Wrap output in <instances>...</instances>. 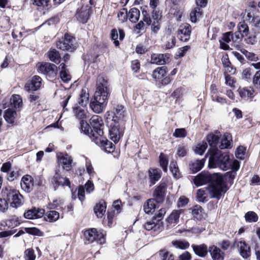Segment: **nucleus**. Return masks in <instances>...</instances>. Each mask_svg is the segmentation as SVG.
<instances>
[{
	"label": "nucleus",
	"instance_id": "603ef678",
	"mask_svg": "<svg viewBox=\"0 0 260 260\" xmlns=\"http://www.w3.org/2000/svg\"><path fill=\"white\" fill-rule=\"evenodd\" d=\"M197 200L199 202L205 203L208 200V194L204 188H200L197 192Z\"/></svg>",
	"mask_w": 260,
	"mask_h": 260
},
{
	"label": "nucleus",
	"instance_id": "864d4df0",
	"mask_svg": "<svg viewBox=\"0 0 260 260\" xmlns=\"http://www.w3.org/2000/svg\"><path fill=\"white\" fill-rule=\"evenodd\" d=\"M182 210H174L168 218V221L169 223H177L180 217Z\"/></svg>",
	"mask_w": 260,
	"mask_h": 260
},
{
	"label": "nucleus",
	"instance_id": "13d9d810",
	"mask_svg": "<svg viewBox=\"0 0 260 260\" xmlns=\"http://www.w3.org/2000/svg\"><path fill=\"white\" fill-rule=\"evenodd\" d=\"M117 17L119 20L122 22L127 21L128 18V12L126 8H122L117 14Z\"/></svg>",
	"mask_w": 260,
	"mask_h": 260
},
{
	"label": "nucleus",
	"instance_id": "3c124183",
	"mask_svg": "<svg viewBox=\"0 0 260 260\" xmlns=\"http://www.w3.org/2000/svg\"><path fill=\"white\" fill-rule=\"evenodd\" d=\"M172 244L177 248L185 250L189 247V243L185 240H174Z\"/></svg>",
	"mask_w": 260,
	"mask_h": 260
},
{
	"label": "nucleus",
	"instance_id": "f704fd0d",
	"mask_svg": "<svg viewBox=\"0 0 260 260\" xmlns=\"http://www.w3.org/2000/svg\"><path fill=\"white\" fill-rule=\"evenodd\" d=\"M206 161L205 158L197 159L194 161L190 162L189 164V168L192 173H196L200 171L204 166Z\"/></svg>",
	"mask_w": 260,
	"mask_h": 260
},
{
	"label": "nucleus",
	"instance_id": "2f4dec72",
	"mask_svg": "<svg viewBox=\"0 0 260 260\" xmlns=\"http://www.w3.org/2000/svg\"><path fill=\"white\" fill-rule=\"evenodd\" d=\"M191 247L195 254L202 257H205L207 255L209 251L207 245L205 244H202L199 245L192 244Z\"/></svg>",
	"mask_w": 260,
	"mask_h": 260
},
{
	"label": "nucleus",
	"instance_id": "20e7f679",
	"mask_svg": "<svg viewBox=\"0 0 260 260\" xmlns=\"http://www.w3.org/2000/svg\"><path fill=\"white\" fill-rule=\"evenodd\" d=\"M208 155L210 156L208 164L209 168H219L223 171H226L230 168L231 158L229 153H222L219 150Z\"/></svg>",
	"mask_w": 260,
	"mask_h": 260
},
{
	"label": "nucleus",
	"instance_id": "393cba45",
	"mask_svg": "<svg viewBox=\"0 0 260 260\" xmlns=\"http://www.w3.org/2000/svg\"><path fill=\"white\" fill-rule=\"evenodd\" d=\"M246 21L251 24V26L260 28V16L255 14L253 11H248Z\"/></svg>",
	"mask_w": 260,
	"mask_h": 260
},
{
	"label": "nucleus",
	"instance_id": "de8ad7c7",
	"mask_svg": "<svg viewBox=\"0 0 260 260\" xmlns=\"http://www.w3.org/2000/svg\"><path fill=\"white\" fill-rule=\"evenodd\" d=\"M159 163L160 167L165 172L168 171V166L169 159L167 156L164 153L161 152L159 156Z\"/></svg>",
	"mask_w": 260,
	"mask_h": 260
},
{
	"label": "nucleus",
	"instance_id": "5701e85b",
	"mask_svg": "<svg viewBox=\"0 0 260 260\" xmlns=\"http://www.w3.org/2000/svg\"><path fill=\"white\" fill-rule=\"evenodd\" d=\"M144 228L147 231H152L154 232H158L163 228V222L157 221L153 217L149 221H147L143 225Z\"/></svg>",
	"mask_w": 260,
	"mask_h": 260
},
{
	"label": "nucleus",
	"instance_id": "4be33fe9",
	"mask_svg": "<svg viewBox=\"0 0 260 260\" xmlns=\"http://www.w3.org/2000/svg\"><path fill=\"white\" fill-rule=\"evenodd\" d=\"M21 187L22 190L27 193L30 192L34 188V179L30 175H25L21 180Z\"/></svg>",
	"mask_w": 260,
	"mask_h": 260
},
{
	"label": "nucleus",
	"instance_id": "a211bd4d",
	"mask_svg": "<svg viewBox=\"0 0 260 260\" xmlns=\"http://www.w3.org/2000/svg\"><path fill=\"white\" fill-rule=\"evenodd\" d=\"M191 27L188 23L181 25L177 31V36L180 41L186 42L190 39Z\"/></svg>",
	"mask_w": 260,
	"mask_h": 260
},
{
	"label": "nucleus",
	"instance_id": "a18cd8bd",
	"mask_svg": "<svg viewBox=\"0 0 260 260\" xmlns=\"http://www.w3.org/2000/svg\"><path fill=\"white\" fill-rule=\"evenodd\" d=\"M170 170L173 174L174 178L179 179L181 177L177 163L176 161H172L170 165Z\"/></svg>",
	"mask_w": 260,
	"mask_h": 260
},
{
	"label": "nucleus",
	"instance_id": "c03bdc74",
	"mask_svg": "<svg viewBox=\"0 0 260 260\" xmlns=\"http://www.w3.org/2000/svg\"><path fill=\"white\" fill-rule=\"evenodd\" d=\"M63 201L62 200H53L52 202H49L46 206L47 210H55L62 208Z\"/></svg>",
	"mask_w": 260,
	"mask_h": 260
},
{
	"label": "nucleus",
	"instance_id": "ddd939ff",
	"mask_svg": "<svg viewBox=\"0 0 260 260\" xmlns=\"http://www.w3.org/2000/svg\"><path fill=\"white\" fill-rule=\"evenodd\" d=\"M92 141L94 142L102 150L107 153H112L115 150V145L111 141H109L104 135L94 139Z\"/></svg>",
	"mask_w": 260,
	"mask_h": 260
},
{
	"label": "nucleus",
	"instance_id": "7ed1b4c3",
	"mask_svg": "<svg viewBox=\"0 0 260 260\" xmlns=\"http://www.w3.org/2000/svg\"><path fill=\"white\" fill-rule=\"evenodd\" d=\"M106 121L108 127L109 137L115 144H117L123 136L125 129V121L111 119L110 114H108Z\"/></svg>",
	"mask_w": 260,
	"mask_h": 260
},
{
	"label": "nucleus",
	"instance_id": "4d7b16f0",
	"mask_svg": "<svg viewBox=\"0 0 260 260\" xmlns=\"http://www.w3.org/2000/svg\"><path fill=\"white\" fill-rule=\"evenodd\" d=\"M110 38L113 41V44L116 47H119L120 43L118 40V34L117 30L114 28L111 29L110 31Z\"/></svg>",
	"mask_w": 260,
	"mask_h": 260
},
{
	"label": "nucleus",
	"instance_id": "dca6fc26",
	"mask_svg": "<svg viewBox=\"0 0 260 260\" xmlns=\"http://www.w3.org/2000/svg\"><path fill=\"white\" fill-rule=\"evenodd\" d=\"M42 78L38 75H35L25 84L24 88L27 92L36 91L41 88Z\"/></svg>",
	"mask_w": 260,
	"mask_h": 260
},
{
	"label": "nucleus",
	"instance_id": "f3484780",
	"mask_svg": "<svg viewBox=\"0 0 260 260\" xmlns=\"http://www.w3.org/2000/svg\"><path fill=\"white\" fill-rule=\"evenodd\" d=\"M206 139L210 147L206 154V157H207L208 155L219 150L217 148V145L219 141L220 137L218 135L210 133L206 136Z\"/></svg>",
	"mask_w": 260,
	"mask_h": 260
},
{
	"label": "nucleus",
	"instance_id": "e433bc0d",
	"mask_svg": "<svg viewBox=\"0 0 260 260\" xmlns=\"http://www.w3.org/2000/svg\"><path fill=\"white\" fill-rule=\"evenodd\" d=\"M233 142L232 136L230 133H225L221 139L219 148L220 149H228L231 147Z\"/></svg>",
	"mask_w": 260,
	"mask_h": 260
},
{
	"label": "nucleus",
	"instance_id": "a878e982",
	"mask_svg": "<svg viewBox=\"0 0 260 260\" xmlns=\"http://www.w3.org/2000/svg\"><path fill=\"white\" fill-rule=\"evenodd\" d=\"M209 251L213 260H224V252L216 246L213 245L210 246Z\"/></svg>",
	"mask_w": 260,
	"mask_h": 260
},
{
	"label": "nucleus",
	"instance_id": "09e8293b",
	"mask_svg": "<svg viewBox=\"0 0 260 260\" xmlns=\"http://www.w3.org/2000/svg\"><path fill=\"white\" fill-rule=\"evenodd\" d=\"M73 112L77 118L81 120H84L86 118L87 115L86 111L79 106L74 107Z\"/></svg>",
	"mask_w": 260,
	"mask_h": 260
},
{
	"label": "nucleus",
	"instance_id": "c9c22d12",
	"mask_svg": "<svg viewBox=\"0 0 260 260\" xmlns=\"http://www.w3.org/2000/svg\"><path fill=\"white\" fill-rule=\"evenodd\" d=\"M191 214L194 218L201 221L204 218V210L201 206L195 205L192 208Z\"/></svg>",
	"mask_w": 260,
	"mask_h": 260
},
{
	"label": "nucleus",
	"instance_id": "f257e3e1",
	"mask_svg": "<svg viewBox=\"0 0 260 260\" xmlns=\"http://www.w3.org/2000/svg\"><path fill=\"white\" fill-rule=\"evenodd\" d=\"M110 93L108 87V81L104 78L99 79L96 83L93 98L90 103V107L96 113L102 112L106 106Z\"/></svg>",
	"mask_w": 260,
	"mask_h": 260
},
{
	"label": "nucleus",
	"instance_id": "423d86ee",
	"mask_svg": "<svg viewBox=\"0 0 260 260\" xmlns=\"http://www.w3.org/2000/svg\"><path fill=\"white\" fill-rule=\"evenodd\" d=\"M1 195L12 208H17L23 205L22 195L19 190L12 186H8L3 188Z\"/></svg>",
	"mask_w": 260,
	"mask_h": 260
},
{
	"label": "nucleus",
	"instance_id": "9b49d317",
	"mask_svg": "<svg viewBox=\"0 0 260 260\" xmlns=\"http://www.w3.org/2000/svg\"><path fill=\"white\" fill-rule=\"evenodd\" d=\"M219 174H210L208 171L204 170L195 177L193 182L197 186H200L207 183L211 184Z\"/></svg>",
	"mask_w": 260,
	"mask_h": 260
},
{
	"label": "nucleus",
	"instance_id": "58836bf2",
	"mask_svg": "<svg viewBox=\"0 0 260 260\" xmlns=\"http://www.w3.org/2000/svg\"><path fill=\"white\" fill-rule=\"evenodd\" d=\"M203 15L202 8L197 7L193 8L190 13V19L192 22L196 23Z\"/></svg>",
	"mask_w": 260,
	"mask_h": 260
},
{
	"label": "nucleus",
	"instance_id": "f8f14e48",
	"mask_svg": "<svg viewBox=\"0 0 260 260\" xmlns=\"http://www.w3.org/2000/svg\"><path fill=\"white\" fill-rule=\"evenodd\" d=\"M92 14V9L91 6L88 5H83L77 9L75 17L79 23L85 24L89 20Z\"/></svg>",
	"mask_w": 260,
	"mask_h": 260
},
{
	"label": "nucleus",
	"instance_id": "4c0bfd02",
	"mask_svg": "<svg viewBox=\"0 0 260 260\" xmlns=\"http://www.w3.org/2000/svg\"><path fill=\"white\" fill-rule=\"evenodd\" d=\"M59 213L56 210H47L44 216V220L54 222L59 218Z\"/></svg>",
	"mask_w": 260,
	"mask_h": 260
},
{
	"label": "nucleus",
	"instance_id": "b1692460",
	"mask_svg": "<svg viewBox=\"0 0 260 260\" xmlns=\"http://www.w3.org/2000/svg\"><path fill=\"white\" fill-rule=\"evenodd\" d=\"M21 222V217L13 215L10 216L9 218L3 220L1 223V225L5 227L7 226L9 229H13L18 226Z\"/></svg>",
	"mask_w": 260,
	"mask_h": 260
},
{
	"label": "nucleus",
	"instance_id": "412c9836",
	"mask_svg": "<svg viewBox=\"0 0 260 260\" xmlns=\"http://www.w3.org/2000/svg\"><path fill=\"white\" fill-rule=\"evenodd\" d=\"M149 186H152L161 178L162 172L157 168H150L148 171Z\"/></svg>",
	"mask_w": 260,
	"mask_h": 260
},
{
	"label": "nucleus",
	"instance_id": "2eb2a0df",
	"mask_svg": "<svg viewBox=\"0 0 260 260\" xmlns=\"http://www.w3.org/2000/svg\"><path fill=\"white\" fill-rule=\"evenodd\" d=\"M167 182L161 181L154 189L153 192V199L157 202L158 204L164 202L167 192Z\"/></svg>",
	"mask_w": 260,
	"mask_h": 260
},
{
	"label": "nucleus",
	"instance_id": "cd10ccee",
	"mask_svg": "<svg viewBox=\"0 0 260 260\" xmlns=\"http://www.w3.org/2000/svg\"><path fill=\"white\" fill-rule=\"evenodd\" d=\"M125 116V110L124 107L122 105H118L115 108L113 113L110 115L111 119H115V121H119V119L124 120V117Z\"/></svg>",
	"mask_w": 260,
	"mask_h": 260
},
{
	"label": "nucleus",
	"instance_id": "7c9ffc66",
	"mask_svg": "<svg viewBox=\"0 0 260 260\" xmlns=\"http://www.w3.org/2000/svg\"><path fill=\"white\" fill-rule=\"evenodd\" d=\"M17 115V114L15 110L9 108L5 111L4 118L7 123L11 125H15L17 124L15 122Z\"/></svg>",
	"mask_w": 260,
	"mask_h": 260
},
{
	"label": "nucleus",
	"instance_id": "f03ea898",
	"mask_svg": "<svg viewBox=\"0 0 260 260\" xmlns=\"http://www.w3.org/2000/svg\"><path fill=\"white\" fill-rule=\"evenodd\" d=\"M80 129L87 135L91 141L104 135V124L102 117L94 115L89 119V123L85 120L80 121Z\"/></svg>",
	"mask_w": 260,
	"mask_h": 260
},
{
	"label": "nucleus",
	"instance_id": "aec40b11",
	"mask_svg": "<svg viewBox=\"0 0 260 260\" xmlns=\"http://www.w3.org/2000/svg\"><path fill=\"white\" fill-rule=\"evenodd\" d=\"M56 157L58 162L62 165L63 169L67 171H70L72 169L73 159L67 152L64 153L59 152L56 154Z\"/></svg>",
	"mask_w": 260,
	"mask_h": 260
},
{
	"label": "nucleus",
	"instance_id": "6e6552de",
	"mask_svg": "<svg viewBox=\"0 0 260 260\" xmlns=\"http://www.w3.org/2000/svg\"><path fill=\"white\" fill-rule=\"evenodd\" d=\"M36 68L39 73L45 76L50 80L56 78L58 73V67L55 64L49 62H39L36 64Z\"/></svg>",
	"mask_w": 260,
	"mask_h": 260
},
{
	"label": "nucleus",
	"instance_id": "9d476101",
	"mask_svg": "<svg viewBox=\"0 0 260 260\" xmlns=\"http://www.w3.org/2000/svg\"><path fill=\"white\" fill-rule=\"evenodd\" d=\"M168 70L166 66H164L156 68L152 72V78L162 86H166L170 84L173 79L167 76Z\"/></svg>",
	"mask_w": 260,
	"mask_h": 260
},
{
	"label": "nucleus",
	"instance_id": "69168bd1",
	"mask_svg": "<svg viewBox=\"0 0 260 260\" xmlns=\"http://www.w3.org/2000/svg\"><path fill=\"white\" fill-rule=\"evenodd\" d=\"M131 68L134 73L139 72L141 68L140 62L138 59H135L131 61Z\"/></svg>",
	"mask_w": 260,
	"mask_h": 260
},
{
	"label": "nucleus",
	"instance_id": "49530a36",
	"mask_svg": "<svg viewBox=\"0 0 260 260\" xmlns=\"http://www.w3.org/2000/svg\"><path fill=\"white\" fill-rule=\"evenodd\" d=\"M21 170L17 167L13 168V170L7 174V178L9 181L17 179L21 175Z\"/></svg>",
	"mask_w": 260,
	"mask_h": 260
},
{
	"label": "nucleus",
	"instance_id": "c756f323",
	"mask_svg": "<svg viewBox=\"0 0 260 260\" xmlns=\"http://www.w3.org/2000/svg\"><path fill=\"white\" fill-rule=\"evenodd\" d=\"M47 57L50 61L58 64L61 61V56L59 52L55 48H51L46 53Z\"/></svg>",
	"mask_w": 260,
	"mask_h": 260
},
{
	"label": "nucleus",
	"instance_id": "72a5a7b5",
	"mask_svg": "<svg viewBox=\"0 0 260 260\" xmlns=\"http://www.w3.org/2000/svg\"><path fill=\"white\" fill-rule=\"evenodd\" d=\"M239 96L243 99H252L254 96V90L251 87H239L238 89Z\"/></svg>",
	"mask_w": 260,
	"mask_h": 260
},
{
	"label": "nucleus",
	"instance_id": "ea45409f",
	"mask_svg": "<svg viewBox=\"0 0 260 260\" xmlns=\"http://www.w3.org/2000/svg\"><path fill=\"white\" fill-rule=\"evenodd\" d=\"M246 20L240 21L238 23L237 28L239 33L240 34L241 38L246 37L249 32V28Z\"/></svg>",
	"mask_w": 260,
	"mask_h": 260
},
{
	"label": "nucleus",
	"instance_id": "0e129e2a",
	"mask_svg": "<svg viewBox=\"0 0 260 260\" xmlns=\"http://www.w3.org/2000/svg\"><path fill=\"white\" fill-rule=\"evenodd\" d=\"M187 136V132L184 128H178L175 129L173 136L175 138H184Z\"/></svg>",
	"mask_w": 260,
	"mask_h": 260
},
{
	"label": "nucleus",
	"instance_id": "052dcab7",
	"mask_svg": "<svg viewBox=\"0 0 260 260\" xmlns=\"http://www.w3.org/2000/svg\"><path fill=\"white\" fill-rule=\"evenodd\" d=\"M13 104L15 108H20L22 106V100L20 96L18 94L12 95V99Z\"/></svg>",
	"mask_w": 260,
	"mask_h": 260
},
{
	"label": "nucleus",
	"instance_id": "338daca9",
	"mask_svg": "<svg viewBox=\"0 0 260 260\" xmlns=\"http://www.w3.org/2000/svg\"><path fill=\"white\" fill-rule=\"evenodd\" d=\"M224 75L225 77V84L232 87H234L235 83L236 82V80L229 75L226 72H224Z\"/></svg>",
	"mask_w": 260,
	"mask_h": 260
},
{
	"label": "nucleus",
	"instance_id": "bf43d9fd",
	"mask_svg": "<svg viewBox=\"0 0 260 260\" xmlns=\"http://www.w3.org/2000/svg\"><path fill=\"white\" fill-rule=\"evenodd\" d=\"M188 152V149L184 145H179L177 147L176 154L180 157L185 156Z\"/></svg>",
	"mask_w": 260,
	"mask_h": 260
},
{
	"label": "nucleus",
	"instance_id": "8fccbe9b",
	"mask_svg": "<svg viewBox=\"0 0 260 260\" xmlns=\"http://www.w3.org/2000/svg\"><path fill=\"white\" fill-rule=\"evenodd\" d=\"M25 232L31 235L42 237L44 236V233L37 227L24 228Z\"/></svg>",
	"mask_w": 260,
	"mask_h": 260
},
{
	"label": "nucleus",
	"instance_id": "e2e57ef3",
	"mask_svg": "<svg viewBox=\"0 0 260 260\" xmlns=\"http://www.w3.org/2000/svg\"><path fill=\"white\" fill-rule=\"evenodd\" d=\"M115 210H108L107 212V225L109 227L111 228L113 225L114 222V218L115 216Z\"/></svg>",
	"mask_w": 260,
	"mask_h": 260
},
{
	"label": "nucleus",
	"instance_id": "774afa93",
	"mask_svg": "<svg viewBox=\"0 0 260 260\" xmlns=\"http://www.w3.org/2000/svg\"><path fill=\"white\" fill-rule=\"evenodd\" d=\"M252 82L255 88L260 90V70L256 72L253 77Z\"/></svg>",
	"mask_w": 260,
	"mask_h": 260
},
{
	"label": "nucleus",
	"instance_id": "bb28decb",
	"mask_svg": "<svg viewBox=\"0 0 260 260\" xmlns=\"http://www.w3.org/2000/svg\"><path fill=\"white\" fill-rule=\"evenodd\" d=\"M239 250L240 255L244 259L250 257L251 255L250 246L245 241L239 242Z\"/></svg>",
	"mask_w": 260,
	"mask_h": 260
},
{
	"label": "nucleus",
	"instance_id": "79ce46f5",
	"mask_svg": "<svg viewBox=\"0 0 260 260\" xmlns=\"http://www.w3.org/2000/svg\"><path fill=\"white\" fill-rule=\"evenodd\" d=\"M89 100V93L86 92L85 89H82L79 97L78 99V103L82 107L86 106Z\"/></svg>",
	"mask_w": 260,
	"mask_h": 260
},
{
	"label": "nucleus",
	"instance_id": "680f3d73",
	"mask_svg": "<svg viewBox=\"0 0 260 260\" xmlns=\"http://www.w3.org/2000/svg\"><path fill=\"white\" fill-rule=\"evenodd\" d=\"M190 46L189 45L185 46L178 49L177 52L176 54V58H181L183 57L186 54V52L190 49Z\"/></svg>",
	"mask_w": 260,
	"mask_h": 260
},
{
	"label": "nucleus",
	"instance_id": "c85d7f7f",
	"mask_svg": "<svg viewBox=\"0 0 260 260\" xmlns=\"http://www.w3.org/2000/svg\"><path fill=\"white\" fill-rule=\"evenodd\" d=\"M107 203L103 199L100 200L94 207V212L98 218H102L106 212Z\"/></svg>",
	"mask_w": 260,
	"mask_h": 260
},
{
	"label": "nucleus",
	"instance_id": "4468645a",
	"mask_svg": "<svg viewBox=\"0 0 260 260\" xmlns=\"http://www.w3.org/2000/svg\"><path fill=\"white\" fill-rule=\"evenodd\" d=\"M51 183L53 186L55 190H56L59 186H68L71 187V183L69 179L67 177H63L59 173V171H56L54 176L51 178Z\"/></svg>",
	"mask_w": 260,
	"mask_h": 260
},
{
	"label": "nucleus",
	"instance_id": "6ab92c4d",
	"mask_svg": "<svg viewBox=\"0 0 260 260\" xmlns=\"http://www.w3.org/2000/svg\"><path fill=\"white\" fill-rule=\"evenodd\" d=\"M171 55L169 53H152L151 55V63L158 65H164L171 60Z\"/></svg>",
	"mask_w": 260,
	"mask_h": 260
},
{
	"label": "nucleus",
	"instance_id": "37998d69",
	"mask_svg": "<svg viewBox=\"0 0 260 260\" xmlns=\"http://www.w3.org/2000/svg\"><path fill=\"white\" fill-rule=\"evenodd\" d=\"M140 12L136 8H132L129 9L128 12V17L129 21L132 23H136L139 19Z\"/></svg>",
	"mask_w": 260,
	"mask_h": 260
},
{
	"label": "nucleus",
	"instance_id": "6e6d98bb",
	"mask_svg": "<svg viewBox=\"0 0 260 260\" xmlns=\"http://www.w3.org/2000/svg\"><path fill=\"white\" fill-rule=\"evenodd\" d=\"M245 220L248 222H255L258 219L257 214L254 211H248L245 214Z\"/></svg>",
	"mask_w": 260,
	"mask_h": 260
},
{
	"label": "nucleus",
	"instance_id": "0eeeda50",
	"mask_svg": "<svg viewBox=\"0 0 260 260\" xmlns=\"http://www.w3.org/2000/svg\"><path fill=\"white\" fill-rule=\"evenodd\" d=\"M83 235L89 244L96 242L103 245L106 243V233L102 229L98 230L96 228H89L83 232Z\"/></svg>",
	"mask_w": 260,
	"mask_h": 260
},
{
	"label": "nucleus",
	"instance_id": "5fc2aeb1",
	"mask_svg": "<svg viewBox=\"0 0 260 260\" xmlns=\"http://www.w3.org/2000/svg\"><path fill=\"white\" fill-rule=\"evenodd\" d=\"M237 173H233L231 171H229L224 174L222 176L223 178V180L227 183L228 182L230 185L234 183V180L236 177Z\"/></svg>",
	"mask_w": 260,
	"mask_h": 260
},
{
	"label": "nucleus",
	"instance_id": "a19ab883",
	"mask_svg": "<svg viewBox=\"0 0 260 260\" xmlns=\"http://www.w3.org/2000/svg\"><path fill=\"white\" fill-rule=\"evenodd\" d=\"M208 147L207 143L205 141L197 143L193 148V150L196 154L202 155Z\"/></svg>",
	"mask_w": 260,
	"mask_h": 260
},
{
	"label": "nucleus",
	"instance_id": "1a4fd4ad",
	"mask_svg": "<svg viewBox=\"0 0 260 260\" xmlns=\"http://www.w3.org/2000/svg\"><path fill=\"white\" fill-rule=\"evenodd\" d=\"M56 46L62 51L73 52L77 48V42L75 37L66 32L61 39L56 41Z\"/></svg>",
	"mask_w": 260,
	"mask_h": 260
},
{
	"label": "nucleus",
	"instance_id": "39448f33",
	"mask_svg": "<svg viewBox=\"0 0 260 260\" xmlns=\"http://www.w3.org/2000/svg\"><path fill=\"white\" fill-rule=\"evenodd\" d=\"M206 189L208 191L211 198H216L219 200L222 194L228 191L229 187L222 175L219 174L211 184H209Z\"/></svg>",
	"mask_w": 260,
	"mask_h": 260
},
{
	"label": "nucleus",
	"instance_id": "473e14b6",
	"mask_svg": "<svg viewBox=\"0 0 260 260\" xmlns=\"http://www.w3.org/2000/svg\"><path fill=\"white\" fill-rule=\"evenodd\" d=\"M156 203L157 202L154 199H148L143 205V210L145 213L147 214H153L155 210Z\"/></svg>",
	"mask_w": 260,
	"mask_h": 260
}]
</instances>
